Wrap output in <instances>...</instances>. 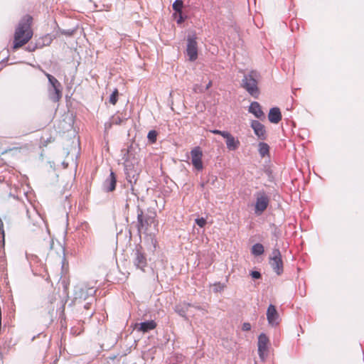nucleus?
Returning a JSON list of instances; mask_svg holds the SVG:
<instances>
[{
	"label": "nucleus",
	"mask_w": 364,
	"mask_h": 364,
	"mask_svg": "<svg viewBox=\"0 0 364 364\" xmlns=\"http://www.w3.org/2000/svg\"><path fill=\"white\" fill-rule=\"evenodd\" d=\"M17 149H18V148H17V147H14V148H13V149H9V151H11V150H17Z\"/></svg>",
	"instance_id": "obj_31"
},
{
	"label": "nucleus",
	"mask_w": 364,
	"mask_h": 364,
	"mask_svg": "<svg viewBox=\"0 0 364 364\" xmlns=\"http://www.w3.org/2000/svg\"><path fill=\"white\" fill-rule=\"evenodd\" d=\"M269 198L264 192H258L256 195L255 212L257 215L262 214L267 208Z\"/></svg>",
	"instance_id": "obj_6"
},
{
	"label": "nucleus",
	"mask_w": 364,
	"mask_h": 364,
	"mask_svg": "<svg viewBox=\"0 0 364 364\" xmlns=\"http://www.w3.org/2000/svg\"><path fill=\"white\" fill-rule=\"evenodd\" d=\"M251 127L253 129L255 134L262 139H265L266 131L264 126L257 120H253L251 123Z\"/></svg>",
	"instance_id": "obj_12"
},
{
	"label": "nucleus",
	"mask_w": 364,
	"mask_h": 364,
	"mask_svg": "<svg viewBox=\"0 0 364 364\" xmlns=\"http://www.w3.org/2000/svg\"><path fill=\"white\" fill-rule=\"evenodd\" d=\"M269 340L264 333H261L258 337V354L260 359L264 361L268 355V345Z\"/></svg>",
	"instance_id": "obj_8"
},
{
	"label": "nucleus",
	"mask_w": 364,
	"mask_h": 364,
	"mask_svg": "<svg viewBox=\"0 0 364 364\" xmlns=\"http://www.w3.org/2000/svg\"><path fill=\"white\" fill-rule=\"evenodd\" d=\"M141 247L136 248L134 255L135 257L134 259V264L136 268L144 271V268L147 265V261L145 255L141 250Z\"/></svg>",
	"instance_id": "obj_10"
},
{
	"label": "nucleus",
	"mask_w": 364,
	"mask_h": 364,
	"mask_svg": "<svg viewBox=\"0 0 364 364\" xmlns=\"http://www.w3.org/2000/svg\"><path fill=\"white\" fill-rule=\"evenodd\" d=\"M210 132H212L213 134H215L221 135L223 137H224L225 136V134H226L228 132L220 131L218 129H213V130H210Z\"/></svg>",
	"instance_id": "obj_25"
},
{
	"label": "nucleus",
	"mask_w": 364,
	"mask_h": 364,
	"mask_svg": "<svg viewBox=\"0 0 364 364\" xmlns=\"http://www.w3.org/2000/svg\"><path fill=\"white\" fill-rule=\"evenodd\" d=\"M119 91L115 88L109 97V102L110 104L115 105L118 101Z\"/></svg>",
	"instance_id": "obj_20"
},
{
	"label": "nucleus",
	"mask_w": 364,
	"mask_h": 364,
	"mask_svg": "<svg viewBox=\"0 0 364 364\" xmlns=\"http://www.w3.org/2000/svg\"><path fill=\"white\" fill-rule=\"evenodd\" d=\"M156 323L153 321H149L146 322H141L140 323L136 324V328L139 331H142L144 333L148 332L151 330H154L156 327Z\"/></svg>",
	"instance_id": "obj_14"
},
{
	"label": "nucleus",
	"mask_w": 364,
	"mask_h": 364,
	"mask_svg": "<svg viewBox=\"0 0 364 364\" xmlns=\"http://www.w3.org/2000/svg\"><path fill=\"white\" fill-rule=\"evenodd\" d=\"M251 276L254 279H259L261 277V274L257 271H253L251 272Z\"/></svg>",
	"instance_id": "obj_27"
},
{
	"label": "nucleus",
	"mask_w": 364,
	"mask_h": 364,
	"mask_svg": "<svg viewBox=\"0 0 364 364\" xmlns=\"http://www.w3.org/2000/svg\"><path fill=\"white\" fill-rule=\"evenodd\" d=\"M157 132L155 130H151L148 133L147 138L151 143H155L156 141Z\"/></svg>",
	"instance_id": "obj_22"
},
{
	"label": "nucleus",
	"mask_w": 364,
	"mask_h": 364,
	"mask_svg": "<svg viewBox=\"0 0 364 364\" xmlns=\"http://www.w3.org/2000/svg\"><path fill=\"white\" fill-rule=\"evenodd\" d=\"M46 77L52 85L53 90L50 93V99L54 102H58L62 97V92H61V84L60 82L53 75L46 73Z\"/></svg>",
	"instance_id": "obj_3"
},
{
	"label": "nucleus",
	"mask_w": 364,
	"mask_h": 364,
	"mask_svg": "<svg viewBox=\"0 0 364 364\" xmlns=\"http://www.w3.org/2000/svg\"><path fill=\"white\" fill-rule=\"evenodd\" d=\"M269 264L274 271L278 274L283 272V262L279 249H274L269 257Z\"/></svg>",
	"instance_id": "obj_5"
},
{
	"label": "nucleus",
	"mask_w": 364,
	"mask_h": 364,
	"mask_svg": "<svg viewBox=\"0 0 364 364\" xmlns=\"http://www.w3.org/2000/svg\"><path fill=\"white\" fill-rule=\"evenodd\" d=\"M0 234L2 235L3 237H4V223L1 220H0Z\"/></svg>",
	"instance_id": "obj_28"
},
{
	"label": "nucleus",
	"mask_w": 364,
	"mask_h": 364,
	"mask_svg": "<svg viewBox=\"0 0 364 364\" xmlns=\"http://www.w3.org/2000/svg\"><path fill=\"white\" fill-rule=\"evenodd\" d=\"M225 136H224L226 139V145L227 148L230 151H235L240 146V141L235 139L231 134L228 132H227Z\"/></svg>",
	"instance_id": "obj_13"
},
{
	"label": "nucleus",
	"mask_w": 364,
	"mask_h": 364,
	"mask_svg": "<svg viewBox=\"0 0 364 364\" xmlns=\"http://www.w3.org/2000/svg\"><path fill=\"white\" fill-rule=\"evenodd\" d=\"M195 222L200 228H203L207 223L206 220L203 218H197Z\"/></svg>",
	"instance_id": "obj_24"
},
{
	"label": "nucleus",
	"mask_w": 364,
	"mask_h": 364,
	"mask_svg": "<svg viewBox=\"0 0 364 364\" xmlns=\"http://www.w3.org/2000/svg\"><path fill=\"white\" fill-rule=\"evenodd\" d=\"M259 153L261 157H265L269 154V146L267 143L260 142L258 145Z\"/></svg>",
	"instance_id": "obj_18"
},
{
	"label": "nucleus",
	"mask_w": 364,
	"mask_h": 364,
	"mask_svg": "<svg viewBox=\"0 0 364 364\" xmlns=\"http://www.w3.org/2000/svg\"><path fill=\"white\" fill-rule=\"evenodd\" d=\"M267 318L269 325L274 326L279 324V316L275 306L270 304L267 311Z\"/></svg>",
	"instance_id": "obj_11"
},
{
	"label": "nucleus",
	"mask_w": 364,
	"mask_h": 364,
	"mask_svg": "<svg viewBox=\"0 0 364 364\" xmlns=\"http://www.w3.org/2000/svg\"><path fill=\"white\" fill-rule=\"evenodd\" d=\"M268 119L272 123H279L282 119V114L280 109L278 107H273L270 109L268 114Z\"/></svg>",
	"instance_id": "obj_15"
},
{
	"label": "nucleus",
	"mask_w": 364,
	"mask_h": 364,
	"mask_svg": "<svg viewBox=\"0 0 364 364\" xmlns=\"http://www.w3.org/2000/svg\"><path fill=\"white\" fill-rule=\"evenodd\" d=\"M117 178L115 173L111 171L109 178L105 183V188L107 191H113L116 188Z\"/></svg>",
	"instance_id": "obj_17"
},
{
	"label": "nucleus",
	"mask_w": 364,
	"mask_h": 364,
	"mask_svg": "<svg viewBox=\"0 0 364 364\" xmlns=\"http://www.w3.org/2000/svg\"><path fill=\"white\" fill-rule=\"evenodd\" d=\"M183 6V1L181 0H176L173 4V10H175L178 14H181L182 13Z\"/></svg>",
	"instance_id": "obj_21"
},
{
	"label": "nucleus",
	"mask_w": 364,
	"mask_h": 364,
	"mask_svg": "<svg viewBox=\"0 0 364 364\" xmlns=\"http://www.w3.org/2000/svg\"><path fill=\"white\" fill-rule=\"evenodd\" d=\"M264 247L260 243H257V244L254 245L251 250L252 254L255 256H259V255H262L264 253Z\"/></svg>",
	"instance_id": "obj_19"
},
{
	"label": "nucleus",
	"mask_w": 364,
	"mask_h": 364,
	"mask_svg": "<svg viewBox=\"0 0 364 364\" xmlns=\"http://www.w3.org/2000/svg\"><path fill=\"white\" fill-rule=\"evenodd\" d=\"M33 17L26 14L21 19L16 27L14 34L12 49L17 50L28 43L32 38L33 31L32 29Z\"/></svg>",
	"instance_id": "obj_1"
},
{
	"label": "nucleus",
	"mask_w": 364,
	"mask_h": 364,
	"mask_svg": "<svg viewBox=\"0 0 364 364\" xmlns=\"http://www.w3.org/2000/svg\"><path fill=\"white\" fill-rule=\"evenodd\" d=\"M242 329L244 331H248L251 329V325L250 323H244L242 326Z\"/></svg>",
	"instance_id": "obj_26"
},
{
	"label": "nucleus",
	"mask_w": 364,
	"mask_h": 364,
	"mask_svg": "<svg viewBox=\"0 0 364 364\" xmlns=\"http://www.w3.org/2000/svg\"><path fill=\"white\" fill-rule=\"evenodd\" d=\"M212 85V82H209V83L207 85L206 88L208 89Z\"/></svg>",
	"instance_id": "obj_30"
},
{
	"label": "nucleus",
	"mask_w": 364,
	"mask_h": 364,
	"mask_svg": "<svg viewBox=\"0 0 364 364\" xmlns=\"http://www.w3.org/2000/svg\"><path fill=\"white\" fill-rule=\"evenodd\" d=\"M156 213L155 211H149L146 214H144L142 210H139L137 214V229L139 233H146L149 230L151 225H158L156 220Z\"/></svg>",
	"instance_id": "obj_2"
},
{
	"label": "nucleus",
	"mask_w": 364,
	"mask_h": 364,
	"mask_svg": "<svg viewBox=\"0 0 364 364\" xmlns=\"http://www.w3.org/2000/svg\"><path fill=\"white\" fill-rule=\"evenodd\" d=\"M252 73L250 75H245L242 80V87L253 97H257L259 91L257 82Z\"/></svg>",
	"instance_id": "obj_4"
},
{
	"label": "nucleus",
	"mask_w": 364,
	"mask_h": 364,
	"mask_svg": "<svg viewBox=\"0 0 364 364\" xmlns=\"http://www.w3.org/2000/svg\"><path fill=\"white\" fill-rule=\"evenodd\" d=\"M203 151L200 146H196L191 151L192 165L198 171H201L203 168Z\"/></svg>",
	"instance_id": "obj_7"
},
{
	"label": "nucleus",
	"mask_w": 364,
	"mask_h": 364,
	"mask_svg": "<svg viewBox=\"0 0 364 364\" xmlns=\"http://www.w3.org/2000/svg\"><path fill=\"white\" fill-rule=\"evenodd\" d=\"M184 21V18H183L182 16V13L181 14H179V18L177 20V23H181L182 22Z\"/></svg>",
	"instance_id": "obj_29"
},
{
	"label": "nucleus",
	"mask_w": 364,
	"mask_h": 364,
	"mask_svg": "<svg viewBox=\"0 0 364 364\" xmlns=\"http://www.w3.org/2000/svg\"><path fill=\"white\" fill-rule=\"evenodd\" d=\"M186 53L191 61H194L198 58V46L196 37H188Z\"/></svg>",
	"instance_id": "obj_9"
},
{
	"label": "nucleus",
	"mask_w": 364,
	"mask_h": 364,
	"mask_svg": "<svg viewBox=\"0 0 364 364\" xmlns=\"http://www.w3.org/2000/svg\"><path fill=\"white\" fill-rule=\"evenodd\" d=\"M249 112L253 114L257 118L259 119H261L262 117H264L261 106L257 102H253L251 103L249 107Z\"/></svg>",
	"instance_id": "obj_16"
},
{
	"label": "nucleus",
	"mask_w": 364,
	"mask_h": 364,
	"mask_svg": "<svg viewBox=\"0 0 364 364\" xmlns=\"http://www.w3.org/2000/svg\"><path fill=\"white\" fill-rule=\"evenodd\" d=\"M189 306H191L190 304H184V307H182L181 309H179V307L177 306L176 311L178 313L179 315L185 316L186 312Z\"/></svg>",
	"instance_id": "obj_23"
}]
</instances>
